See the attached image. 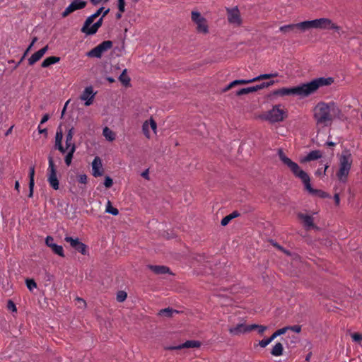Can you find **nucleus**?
I'll return each mask as SVG.
<instances>
[{"mask_svg": "<svg viewBox=\"0 0 362 362\" xmlns=\"http://www.w3.org/2000/svg\"><path fill=\"white\" fill-rule=\"evenodd\" d=\"M240 216V214L238 211H234L230 214L223 218V219L221 221V224L222 226H226L232 219L237 218Z\"/></svg>", "mask_w": 362, "mask_h": 362, "instance_id": "a878e982", "label": "nucleus"}, {"mask_svg": "<svg viewBox=\"0 0 362 362\" xmlns=\"http://www.w3.org/2000/svg\"><path fill=\"white\" fill-rule=\"evenodd\" d=\"M334 83L332 77L317 78L306 83H302L299 86L291 88H282L270 93L268 98L272 96H286V95H298L301 98L308 97L315 93L320 87L330 86Z\"/></svg>", "mask_w": 362, "mask_h": 362, "instance_id": "f257e3e1", "label": "nucleus"}, {"mask_svg": "<svg viewBox=\"0 0 362 362\" xmlns=\"http://www.w3.org/2000/svg\"><path fill=\"white\" fill-rule=\"evenodd\" d=\"M103 134L109 141H112L115 139V133L107 127L103 129Z\"/></svg>", "mask_w": 362, "mask_h": 362, "instance_id": "2f4dec72", "label": "nucleus"}, {"mask_svg": "<svg viewBox=\"0 0 362 362\" xmlns=\"http://www.w3.org/2000/svg\"><path fill=\"white\" fill-rule=\"evenodd\" d=\"M352 338L355 341H359L362 339V335L358 333H354L352 334Z\"/></svg>", "mask_w": 362, "mask_h": 362, "instance_id": "052dcab7", "label": "nucleus"}, {"mask_svg": "<svg viewBox=\"0 0 362 362\" xmlns=\"http://www.w3.org/2000/svg\"><path fill=\"white\" fill-rule=\"evenodd\" d=\"M78 9L77 1L71 2L69 6L64 10V11L62 13L63 18L68 16L70 13L75 11Z\"/></svg>", "mask_w": 362, "mask_h": 362, "instance_id": "c756f323", "label": "nucleus"}, {"mask_svg": "<svg viewBox=\"0 0 362 362\" xmlns=\"http://www.w3.org/2000/svg\"><path fill=\"white\" fill-rule=\"evenodd\" d=\"M191 15H192L191 16L192 21L194 23L198 22L201 19H204L205 18L204 17L202 16L201 13L199 11H192Z\"/></svg>", "mask_w": 362, "mask_h": 362, "instance_id": "ea45409f", "label": "nucleus"}, {"mask_svg": "<svg viewBox=\"0 0 362 362\" xmlns=\"http://www.w3.org/2000/svg\"><path fill=\"white\" fill-rule=\"evenodd\" d=\"M329 168V165L327 164L325 165V168H324V170L323 172L322 171V168H319L317 170V171L315 172V175H317V176H320L321 175H325V173H326V170L327 169Z\"/></svg>", "mask_w": 362, "mask_h": 362, "instance_id": "6e6d98bb", "label": "nucleus"}, {"mask_svg": "<svg viewBox=\"0 0 362 362\" xmlns=\"http://www.w3.org/2000/svg\"><path fill=\"white\" fill-rule=\"evenodd\" d=\"M62 139L63 133L62 129H59L56 133L54 148L62 144Z\"/></svg>", "mask_w": 362, "mask_h": 362, "instance_id": "58836bf2", "label": "nucleus"}, {"mask_svg": "<svg viewBox=\"0 0 362 362\" xmlns=\"http://www.w3.org/2000/svg\"><path fill=\"white\" fill-rule=\"evenodd\" d=\"M298 25L300 27V32H305L311 28H317V19L303 21L298 23Z\"/></svg>", "mask_w": 362, "mask_h": 362, "instance_id": "4be33fe9", "label": "nucleus"}, {"mask_svg": "<svg viewBox=\"0 0 362 362\" xmlns=\"http://www.w3.org/2000/svg\"><path fill=\"white\" fill-rule=\"evenodd\" d=\"M258 329V332L259 334H262L264 333V332L267 330V327L263 326V325H256V324L250 325V329H251V331L253 330V329Z\"/></svg>", "mask_w": 362, "mask_h": 362, "instance_id": "c03bdc74", "label": "nucleus"}, {"mask_svg": "<svg viewBox=\"0 0 362 362\" xmlns=\"http://www.w3.org/2000/svg\"><path fill=\"white\" fill-rule=\"evenodd\" d=\"M286 331H287V328H284V327L277 329L270 337V338L272 339V341H273L276 337L285 334L286 332Z\"/></svg>", "mask_w": 362, "mask_h": 362, "instance_id": "37998d69", "label": "nucleus"}, {"mask_svg": "<svg viewBox=\"0 0 362 362\" xmlns=\"http://www.w3.org/2000/svg\"><path fill=\"white\" fill-rule=\"evenodd\" d=\"M328 103L320 102L314 108V119L317 124L328 126L333 120L332 115L329 112Z\"/></svg>", "mask_w": 362, "mask_h": 362, "instance_id": "7ed1b4c3", "label": "nucleus"}, {"mask_svg": "<svg viewBox=\"0 0 362 362\" xmlns=\"http://www.w3.org/2000/svg\"><path fill=\"white\" fill-rule=\"evenodd\" d=\"M76 300L78 302V308H86V301L83 298L77 297L76 298Z\"/></svg>", "mask_w": 362, "mask_h": 362, "instance_id": "864d4df0", "label": "nucleus"}, {"mask_svg": "<svg viewBox=\"0 0 362 362\" xmlns=\"http://www.w3.org/2000/svg\"><path fill=\"white\" fill-rule=\"evenodd\" d=\"M60 61V57L52 56L46 58L42 63L41 66L46 68Z\"/></svg>", "mask_w": 362, "mask_h": 362, "instance_id": "bb28decb", "label": "nucleus"}, {"mask_svg": "<svg viewBox=\"0 0 362 362\" xmlns=\"http://www.w3.org/2000/svg\"><path fill=\"white\" fill-rule=\"evenodd\" d=\"M322 157V153L319 150L310 151L303 160V162L315 160Z\"/></svg>", "mask_w": 362, "mask_h": 362, "instance_id": "b1692460", "label": "nucleus"}, {"mask_svg": "<svg viewBox=\"0 0 362 362\" xmlns=\"http://www.w3.org/2000/svg\"><path fill=\"white\" fill-rule=\"evenodd\" d=\"M120 82L126 87L131 86L130 78L127 75V69H124L120 76H119Z\"/></svg>", "mask_w": 362, "mask_h": 362, "instance_id": "473e14b6", "label": "nucleus"}, {"mask_svg": "<svg viewBox=\"0 0 362 362\" xmlns=\"http://www.w3.org/2000/svg\"><path fill=\"white\" fill-rule=\"evenodd\" d=\"M100 16V12H95L91 16H88L85 21L83 27L81 29V31L83 33H85L86 35H90V30H91V24L93 23L94 20Z\"/></svg>", "mask_w": 362, "mask_h": 362, "instance_id": "4468645a", "label": "nucleus"}, {"mask_svg": "<svg viewBox=\"0 0 362 362\" xmlns=\"http://www.w3.org/2000/svg\"><path fill=\"white\" fill-rule=\"evenodd\" d=\"M280 106L281 105H276L273 106L272 109L267 112L264 119L272 123L283 121L286 117H287V112L284 110L280 109Z\"/></svg>", "mask_w": 362, "mask_h": 362, "instance_id": "39448f33", "label": "nucleus"}, {"mask_svg": "<svg viewBox=\"0 0 362 362\" xmlns=\"http://www.w3.org/2000/svg\"><path fill=\"white\" fill-rule=\"evenodd\" d=\"M284 328H287V330H292L296 333H299L301 331V326L300 325L287 326L284 327Z\"/></svg>", "mask_w": 362, "mask_h": 362, "instance_id": "8fccbe9b", "label": "nucleus"}, {"mask_svg": "<svg viewBox=\"0 0 362 362\" xmlns=\"http://www.w3.org/2000/svg\"><path fill=\"white\" fill-rule=\"evenodd\" d=\"M257 90H262L265 88L269 87V84H268L267 82H262V83L259 85H256Z\"/></svg>", "mask_w": 362, "mask_h": 362, "instance_id": "bf43d9fd", "label": "nucleus"}, {"mask_svg": "<svg viewBox=\"0 0 362 362\" xmlns=\"http://www.w3.org/2000/svg\"><path fill=\"white\" fill-rule=\"evenodd\" d=\"M271 243L275 247H276L277 249H279V250H281L283 251L284 253H286V254H289L288 251L286 250L285 249H284V247L281 245H279L277 243H275L274 240H270Z\"/></svg>", "mask_w": 362, "mask_h": 362, "instance_id": "5fc2aeb1", "label": "nucleus"}, {"mask_svg": "<svg viewBox=\"0 0 362 362\" xmlns=\"http://www.w3.org/2000/svg\"><path fill=\"white\" fill-rule=\"evenodd\" d=\"M56 149H58L61 153H64L67 150L66 147L64 148L62 144H60L59 146L55 147Z\"/></svg>", "mask_w": 362, "mask_h": 362, "instance_id": "338daca9", "label": "nucleus"}, {"mask_svg": "<svg viewBox=\"0 0 362 362\" xmlns=\"http://www.w3.org/2000/svg\"><path fill=\"white\" fill-rule=\"evenodd\" d=\"M74 134V129L71 127L66 134V146L67 149H71L73 145H75L74 143H72V139Z\"/></svg>", "mask_w": 362, "mask_h": 362, "instance_id": "cd10ccee", "label": "nucleus"}, {"mask_svg": "<svg viewBox=\"0 0 362 362\" xmlns=\"http://www.w3.org/2000/svg\"><path fill=\"white\" fill-rule=\"evenodd\" d=\"M150 126L151 129L154 131V132H156L157 124L155 120L153 119L152 118L150 119Z\"/></svg>", "mask_w": 362, "mask_h": 362, "instance_id": "680f3d73", "label": "nucleus"}, {"mask_svg": "<svg viewBox=\"0 0 362 362\" xmlns=\"http://www.w3.org/2000/svg\"><path fill=\"white\" fill-rule=\"evenodd\" d=\"M230 334L236 336L240 334H245L251 332L250 325H247L244 323L238 324L235 327H231L228 329Z\"/></svg>", "mask_w": 362, "mask_h": 362, "instance_id": "f8f14e48", "label": "nucleus"}, {"mask_svg": "<svg viewBox=\"0 0 362 362\" xmlns=\"http://www.w3.org/2000/svg\"><path fill=\"white\" fill-rule=\"evenodd\" d=\"M64 240L67 243H69L71 247L82 255H85L87 254V246L81 242L78 238H73L70 236H66Z\"/></svg>", "mask_w": 362, "mask_h": 362, "instance_id": "6e6552de", "label": "nucleus"}, {"mask_svg": "<svg viewBox=\"0 0 362 362\" xmlns=\"http://www.w3.org/2000/svg\"><path fill=\"white\" fill-rule=\"evenodd\" d=\"M329 109L330 113H332V117L341 118L342 116L341 110L339 108V107L334 102H331L328 103Z\"/></svg>", "mask_w": 362, "mask_h": 362, "instance_id": "393cba45", "label": "nucleus"}, {"mask_svg": "<svg viewBox=\"0 0 362 362\" xmlns=\"http://www.w3.org/2000/svg\"><path fill=\"white\" fill-rule=\"evenodd\" d=\"M112 45L113 43L110 40L103 41L98 46L87 52L86 55L88 57L101 58L104 52L112 48Z\"/></svg>", "mask_w": 362, "mask_h": 362, "instance_id": "423d86ee", "label": "nucleus"}, {"mask_svg": "<svg viewBox=\"0 0 362 362\" xmlns=\"http://www.w3.org/2000/svg\"><path fill=\"white\" fill-rule=\"evenodd\" d=\"M49 115L48 114L44 115L41 119L40 124H43V123L46 122L49 119Z\"/></svg>", "mask_w": 362, "mask_h": 362, "instance_id": "774afa93", "label": "nucleus"}, {"mask_svg": "<svg viewBox=\"0 0 362 362\" xmlns=\"http://www.w3.org/2000/svg\"><path fill=\"white\" fill-rule=\"evenodd\" d=\"M201 346V342L196 340H188L183 344L178 346H172L166 348L168 350H180L182 349L188 348H199Z\"/></svg>", "mask_w": 362, "mask_h": 362, "instance_id": "ddd939ff", "label": "nucleus"}, {"mask_svg": "<svg viewBox=\"0 0 362 362\" xmlns=\"http://www.w3.org/2000/svg\"><path fill=\"white\" fill-rule=\"evenodd\" d=\"M48 50V45H46L43 48L40 49L37 52H35L31 55V57L28 59L29 65L32 66L37 62H38L46 53Z\"/></svg>", "mask_w": 362, "mask_h": 362, "instance_id": "a211bd4d", "label": "nucleus"}, {"mask_svg": "<svg viewBox=\"0 0 362 362\" xmlns=\"http://www.w3.org/2000/svg\"><path fill=\"white\" fill-rule=\"evenodd\" d=\"M272 339L270 337L269 338H267V339H264L262 340H260L259 341V345L262 347V348H264L266 347L270 342H272Z\"/></svg>", "mask_w": 362, "mask_h": 362, "instance_id": "09e8293b", "label": "nucleus"}, {"mask_svg": "<svg viewBox=\"0 0 362 362\" xmlns=\"http://www.w3.org/2000/svg\"><path fill=\"white\" fill-rule=\"evenodd\" d=\"M92 171L93 175L95 177L103 175L104 170L103 169L102 161L98 156H96L92 162Z\"/></svg>", "mask_w": 362, "mask_h": 362, "instance_id": "f3484780", "label": "nucleus"}, {"mask_svg": "<svg viewBox=\"0 0 362 362\" xmlns=\"http://www.w3.org/2000/svg\"><path fill=\"white\" fill-rule=\"evenodd\" d=\"M180 312L177 310H174L170 308L162 309L159 311L158 315H164L167 317H172L174 313H179Z\"/></svg>", "mask_w": 362, "mask_h": 362, "instance_id": "72a5a7b5", "label": "nucleus"}, {"mask_svg": "<svg viewBox=\"0 0 362 362\" xmlns=\"http://www.w3.org/2000/svg\"><path fill=\"white\" fill-rule=\"evenodd\" d=\"M257 91L256 86L247 87V88H241L235 92V95L240 96L245 94H249L250 93L256 92Z\"/></svg>", "mask_w": 362, "mask_h": 362, "instance_id": "7c9ffc66", "label": "nucleus"}, {"mask_svg": "<svg viewBox=\"0 0 362 362\" xmlns=\"http://www.w3.org/2000/svg\"><path fill=\"white\" fill-rule=\"evenodd\" d=\"M284 347L281 343H276L271 351V354L274 356H280L283 354Z\"/></svg>", "mask_w": 362, "mask_h": 362, "instance_id": "c85d7f7f", "label": "nucleus"}, {"mask_svg": "<svg viewBox=\"0 0 362 362\" xmlns=\"http://www.w3.org/2000/svg\"><path fill=\"white\" fill-rule=\"evenodd\" d=\"M95 95V93H93V87L88 86L83 91L80 99L85 101L86 106H89L93 103Z\"/></svg>", "mask_w": 362, "mask_h": 362, "instance_id": "9b49d317", "label": "nucleus"}, {"mask_svg": "<svg viewBox=\"0 0 362 362\" xmlns=\"http://www.w3.org/2000/svg\"><path fill=\"white\" fill-rule=\"evenodd\" d=\"M148 169L145 170L142 173L141 176L145 178L146 180H149V175H148Z\"/></svg>", "mask_w": 362, "mask_h": 362, "instance_id": "69168bd1", "label": "nucleus"}, {"mask_svg": "<svg viewBox=\"0 0 362 362\" xmlns=\"http://www.w3.org/2000/svg\"><path fill=\"white\" fill-rule=\"evenodd\" d=\"M25 284L29 291H32L33 288L37 287V284L33 279H26Z\"/></svg>", "mask_w": 362, "mask_h": 362, "instance_id": "a19ab883", "label": "nucleus"}, {"mask_svg": "<svg viewBox=\"0 0 362 362\" xmlns=\"http://www.w3.org/2000/svg\"><path fill=\"white\" fill-rule=\"evenodd\" d=\"M53 241L54 238L52 236H47L45 239V243L49 247H50L51 245L54 244Z\"/></svg>", "mask_w": 362, "mask_h": 362, "instance_id": "13d9d810", "label": "nucleus"}, {"mask_svg": "<svg viewBox=\"0 0 362 362\" xmlns=\"http://www.w3.org/2000/svg\"><path fill=\"white\" fill-rule=\"evenodd\" d=\"M35 165H33L30 168L29 170V194L28 197L31 198L33 196V190L35 186Z\"/></svg>", "mask_w": 362, "mask_h": 362, "instance_id": "412c9836", "label": "nucleus"}, {"mask_svg": "<svg viewBox=\"0 0 362 362\" xmlns=\"http://www.w3.org/2000/svg\"><path fill=\"white\" fill-rule=\"evenodd\" d=\"M86 6V1H81L77 2L78 9H82V8H85Z\"/></svg>", "mask_w": 362, "mask_h": 362, "instance_id": "e2e57ef3", "label": "nucleus"}, {"mask_svg": "<svg viewBox=\"0 0 362 362\" xmlns=\"http://www.w3.org/2000/svg\"><path fill=\"white\" fill-rule=\"evenodd\" d=\"M317 29H332L339 31L341 28L334 23L332 20L326 18H321L317 19Z\"/></svg>", "mask_w": 362, "mask_h": 362, "instance_id": "9d476101", "label": "nucleus"}, {"mask_svg": "<svg viewBox=\"0 0 362 362\" xmlns=\"http://www.w3.org/2000/svg\"><path fill=\"white\" fill-rule=\"evenodd\" d=\"M278 76V74L277 73H275V74H261L255 78H253L251 79L252 81V82H255V81H260V80H263V79H269V78H271L272 77H276Z\"/></svg>", "mask_w": 362, "mask_h": 362, "instance_id": "e433bc0d", "label": "nucleus"}, {"mask_svg": "<svg viewBox=\"0 0 362 362\" xmlns=\"http://www.w3.org/2000/svg\"><path fill=\"white\" fill-rule=\"evenodd\" d=\"M127 294L125 291H120L117 294V300L118 302H123L127 298Z\"/></svg>", "mask_w": 362, "mask_h": 362, "instance_id": "a18cd8bd", "label": "nucleus"}, {"mask_svg": "<svg viewBox=\"0 0 362 362\" xmlns=\"http://www.w3.org/2000/svg\"><path fill=\"white\" fill-rule=\"evenodd\" d=\"M50 248L52 249V252L54 254L58 255L59 256H60L62 257H64V250H63L62 246L58 245L54 243L53 245H50Z\"/></svg>", "mask_w": 362, "mask_h": 362, "instance_id": "c9c22d12", "label": "nucleus"}, {"mask_svg": "<svg viewBox=\"0 0 362 362\" xmlns=\"http://www.w3.org/2000/svg\"><path fill=\"white\" fill-rule=\"evenodd\" d=\"M113 185V180L110 176H105L104 185L106 188H110Z\"/></svg>", "mask_w": 362, "mask_h": 362, "instance_id": "de8ad7c7", "label": "nucleus"}, {"mask_svg": "<svg viewBox=\"0 0 362 362\" xmlns=\"http://www.w3.org/2000/svg\"><path fill=\"white\" fill-rule=\"evenodd\" d=\"M117 8L120 13H124L125 11V1L117 0Z\"/></svg>", "mask_w": 362, "mask_h": 362, "instance_id": "49530a36", "label": "nucleus"}, {"mask_svg": "<svg viewBox=\"0 0 362 362\" xmlns=\"http://www.w3.org/2000/svg\"><path fill=\"white\" fill-rule=\"evenodd\" d=\"M334 200L335 204L337 206H339V203H340V199H339V195L338 193L334 194Z\"/></svg>", "mask_w": 362, "mask_h": 362, "instance_id": "0e129e2a", "label": "nucleus"}, {"mask_svg": "<svg viewBox=\"0 0 362 362\" xmlns=\"http://www.w3.org/2000/svg\"><path fill=\"white\" fill-rule=\"evenodd\" d=\"M87 175L86 174L80 175L78 176V182L83 184H86L87 182Z\"/></svg>", "mask_w": 362, "mask_h": 362, "instance_id": "4d7b16f0", "label": "nucleus"}, {"mask_svg": "<svg viewBox=\"0 0 362 362\" xmlns=\"http://www.w3.org/2000/svg\"><path fill=\"white\" fill-rule=\"evenodd\" d=\"M279 30L284 35H291L300 32V27L298 23H293L281 26Z\"/></svg>", "mask_w": 362, "mask_h": 362, "instance_id": "dca6fc26", "label": "nucleus"}, {"mask_svg": "<svg viewBox=\"0 0 362 362\" xmlns=\"http://www.w3.org/2000/svg\"><path fill=\"white\" fill-rule=\"evenodd\" d=\"M49 160V168H48V177L47 181L49 183L50 186L55 190L59 189V180L57 177V170L54 163V160L52 156H49L48 157Z\"/></svg>", "mask_w": 362, "mask_h": 362, "instance_id": "0eeeda50", "label": "nucleus"}, {"mask_svg": "<svg viewBox=\"0 0 362 362\" xmlns=\"http://www.w3.org/2000/svg\"><path fill=\"white\" fill-rule=\"evenodd\" d=\"M151 269L156 274H171L170 268L164 265H148Z\"/></svg>", "mask_w": 362, "mask_h": 362, "instance_id": "aec40b11", "label": "nucleus"}, {"mask_svg": "<svg viewBox=\"0 0 362 362\" xmlns=\"http://www.w3.org/2000/svg\"><path fill=\"white\" fill-rule=\"evenodd\" d=\"M297 216L300 220L303 221V226L307 230H309L311 228L318 229V227L313 223L314 218L312 216L298 213Z\"/></svg>", "mask_w": 362, "mask_h": 362, "instance_id": "2eb2a0df", "label": "nucleus"}, {"mask_svg": "<svg viewBox=\"0 0 362 362\" xmlns=\"http://www.w3.org/2000/svg\"><path fill=\"white\" fill-rule=\"evenodd\" d=\"M228 21L230 24L240 25L241 24V18L240 11L235 6L232 8H226Z\"/></svg>", "mask_w": 362, "mask_h": 362, "instance_id": "1a4fd4ad", "label": "nucleus"}, {"mask_svg": "<svg viewBox=\"0 0 362 362\" xmlns=\"http://www.w3.org/2000/svg\"><path fill=\"white\" fill-rule=\"evenodd\" d=\"M142 131L144 132V134H145V136L147 137V138H149V130H148V124L147 122H144L143 126H142Z\"/></svg>", "mask_w": 362, "mask_h": 362, "instance_id": "3c124183", "label": "nucleus"}, {"mask_svg": "<svg viewBox=\"0 0 362 362\" xmlns=\"http://www.w3.org/2000/svg\"><path fill=\"white\" fill-rule=\"evenodd\" d=\"M352 165L351 154L349 150H344L339 158V169L337 173L338 179L346 182Z\"/></svg>", "mask_w": 362, "mask_h": 362, "instance_id": "20e7f679", "label": "nucleus"}, {"mask_svg": "<svg viewBox=\"0 0 362 362\" xmlns=\"http://www.w3.org/2000/svg\"><path fill=\"white\" fill-rule=\"evenodd\" d=\"M106 212L112 215L117 216L119 214V210L112 206L110 201L107 202L106 206Z\"/></svg>", "mask_w": 362, "mask_h": 362, "instance_id": "4c0bfd02", "label": "nucleus"}, {"mask_svg": "<svg viewBox=\"0 0 362 362\" xmlns=\"http://www.w3.org/2000/svg\"><path fill=\"white\" fill-rule=\"evenodd\" d=\"M278 156L282 163L286 165L298 178L300 179L304 184L305 188L312 195L317 196L320 198H329V194L321 189H313L310 185V178L307 173L301 170L300 166L296 162L291 160L284 153L281 148L278 149Z\"/></svg>", "mask_w": 362, "mask_h": 362, "instance_id": "f03ea898", "label": "nucleus"}, {"mask_svg": "<svg viewBox=\"0 0 362 362\" xmlns=\"http://www.w3.org/2000/svg\"><path fill=\"white\" fill-rule=\"evenodd\" d=\"M110 12V8L105 9L102 16L91 25V30H90V35H95L98 29L102 26L103 22V18L106 16Z\"/></svg>", "mask_w": 362, "mask_h": 362, "instance_id": "6ab92c4d", "label": "nucleus"}, {"mask_svg": "<svg viewBox=\"0 0 362 362\" xmlns=\"http://www.w3.org/2000/svg\"><path fill=\"white\" fill-rule=\"evenodd\" d=\"M76 145H73L71 149H68L69 152L65 156L64 161L66 165L69 166L71 164V160L73 159L74 153L76 151Z\"/></svg>", "mask_w": 362, "mask_h": 362, "instance_id": "f704fd0d", "label": "nucleus"}, {"mask_svg": "<svg viewBox=\"0 0 362 362\" xmlns=\"http://www.w3.org/2000/svg\"><path fill=\"white\" fill-rule=\"evenodd\" d=\"M250 83H252L251 79H249V80L238 79V80H235L231 82V86L235 87L238 85H244V84H248Z\"/></svg>", "mask_w": 362, "mask_h": 362, "instance_id": "79ce46f5", "label": "nucleus"}, {"mask_svg": "<svg viewBox=\"0 0 362 362\" xmlns=\"http://www.w3.org/2000/svg\"><path fill=\"white\" fill-rule=\"evenodd\" d=\"M7 308L13 312H16L17 310L15 303L11 300H8L7 303Z\"/></svg>", "mask_w": 362, "mask_h": 362, "instance_id": "603ef678", "label": "nucleus"}, {"mask_svg": "<svg viewBox=\"0 0 362 362\" xmlns=\"http://www.w3.org/2000/svg\"><path fill=\"white\" fill-rule=\"evenodd\" d=\"M197 25V31L200 33H209V26L206 18L201 19L195 23Z\"/></svg>", "mask_w": 362, "mask_h": 362, "instance_id": "5701e85b", "label": "nucleus"}]
</instances>
